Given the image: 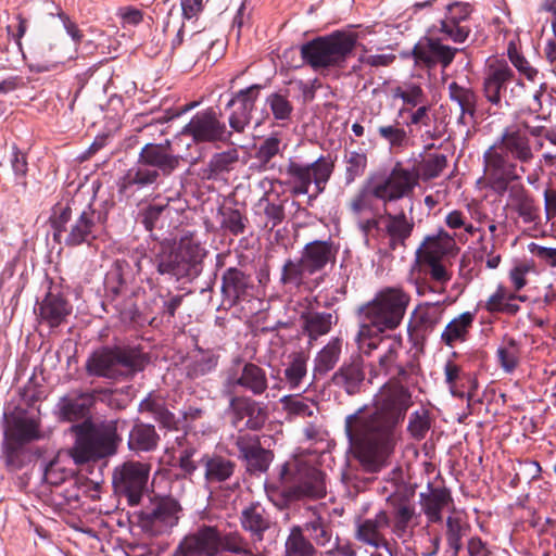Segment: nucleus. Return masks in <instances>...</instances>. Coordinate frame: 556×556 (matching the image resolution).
I'll return each mask as SVG.
<instances>
[{
    "mask_svg": "<svg viewBox=\"0 0 556 556\" xmlns=\"http://www.w3.org/2000/svg\"><path fill=\"white\" fill-rule=\"evenodd\" d=\"M378 359L390 377L386 393L372 408L359 407L344 419V431L354 457L370 472L379 471L394 452L400 427L412 405L409 383L420 371L418 350H405L401 336L388 337Z\"/></svg>",
    "mask_w": 556,
    "mask_h": 556,
    "instance_id": "obj_1",
    "label": "nucleus"
},
{
    "mask_svg": "<svg viewBox=\"0 0 556 556\" xmlns=\"http://www.w3.org/2000/svg\"><path fill=\"white\" fill-rule=\"evenodd\" d=\"M412 186L408 175L402 170L371 173L349 200L346 207L366 244L384 236L390 250L406 247L415 227L414 201H408L407 212L390 211L388 205L409 197Z\"/></svg>",
    "mask_w": 556,
    "mask_h": 556,
    "instance_id": "obj_2",
    "label": "nucleus"
},
{
    "mask_svg": "<svg viewBox=\"0 0 556 556\" xmlns=\"http://www.w3.org/2000/svg\"><path fill=\"white\" fill-rule=\"evenodd\" d=\"M534 154L529 136L519 126L506 127L483 153L484 176L489 187L498 195L525 173L522 164L531 163Z\"/></svg>",
    "mask_w": 556,
    "mask_h": 556,
    "instance_id": "obj_3",
    "label": "nucleus"
},
{
    "mask_svg": "<svg viewBox=\"0 0 556 556\" xmlns=\"http://www.w3.org/2000/svg\"><path fill=\"white\" fill-rule=\"evenodd\" d=\"M207 251L193 233L182 236L175 248L161 245L152 255L134 254L135 266L139 274L152 267L161 276L192 280L202 271L203 260Z\"/></svg>",
    "mask_w": 556,
    "mask_h": 556,
    "instance_id": "obj_4",
    "label": "nucleus"
},
{
    "mask_svg": "<svg viewBox=\"0 0 556 556\" xmlns=\"http://www.w3.org/2000/svg\"><path fill=\"white\" fill-rule=\"evenodd\" d=\"M181 156L173 150L169 140L163 143H147L138 155L137 162L126 170L117 182L118 193L124 198L157 184L161 176H169L180 165Z\"/></svg>",
    "mask_w": 556,
    "mask_h": 556,
    "instance_id": "obj_5",
    "label": "nucleus"
},
{
    "mask_svg": "<svg viewBox=\"0 0 556 556\" xmlns=\"http://www.w3.org/2000/svg\"><path fill=\"white\" fill-rule=\"evenodd\" d=\"M180 476L191 479L199 466L203 469V479L207 488H223L235 491L240 488L239 479L235 478L237 464L235 460L218 453H201L194 445L181 446L177 458Z\"/></svg>",
    "mask_w": 556,
    "mask_h": 556,
    "instance_id": "obj_6",
    "label": "nucleus"
},
{
    "mask_svg": "<svg viewBox=\"0 0 556 556\" xmlns=\"http://www.w3.org/2000/svg\"><path fill=\"white\" fill-rule=\"evenodd\" d=\"M71 431L75 434V443L70 454L77 465L115 454L121 442L116 421L94 425L90 420H85L74 424Z\"/></svg>",
    "mask_w": 556,
    "mask_h": 556,
    "instance_id": "obj_7",
    "label": "nucleus"
},
{
    "mask_svg": "<svg viewBox=\"0 0 556 556\" xmlns=\"http://www.w3.org/2000/svg\"><path fill=\"white\" fill-rule=\"evenodd\" d=\"M70 206L54 211L50 218L54 241L63 242L66 247L90 245L102 232L106 222V213L90 206L73 218Z\"/></svg>",
    "mask_w": 556,
    "mask_h": 556,
    "instance_id": "obj_8",
    "label": "nucleus"
},
{
    "mask_svg": "<svg viewBox=\"0 0 556 556\" xmlns=\"http://www.w3.org/2000/svg\"><path fill=\"white\" fill-rule=\"evenodd\" d=\"M279 480L285 485L271 491L268 496L280 509L304 497L321 498L326 495L325 475L314 467H301L286 463L281 466Z\"/></svg>",
    "mask_w": 556,
    "mask_h": 556,
    "instance_id": "obj_9",
    "label": "nucleus"
},
{
    "mask_svg": "<svg viewBox=\"0 0 556 556\" xmlns=\"http://www.w3.org/2000/svg\"><path fill=\"white\" fill-rule=\"evenodd\" d=\"M356 40L355 34L334 31L302 45L301 56L314 71L342 67L353 52Z\"/></svg>",
    "mask_w": 556,
    "mask_h": 556,
    "instance_id": "obj_10",
    "label": "nucleus"
},
{
    "mask_svg": "<svg viewBox=\"0 0 556 556\" xmlns=\"http://www.w3.org/2000/svg\"><path fill=\"white\" fill-rule=\"evenodd\" d=\"M410 296L400 288L388 287L358 308L362 320L369 321L380 331L396 329L406 313Z\"/></svg>",
    "mask_w": 556,
    "mask_h": 556,
    "instance_id": "obj_11",
    "label": "nucleus"
},
{
    "mask_svg": "<svg viewBox=\"0 0 556 556\" xmlns=\"http://www.w3.org/2000/svg\"><path fill=\"white\" fill-rule=\"evenodd\" d=\"M525 89V84L518 78L505 60L490 61L482 78V94L485 101L497 110L510 106Z\"/></svg>",
    "mask_w": 556,
    "mask_h": 556,
    "instance_id": "obj_12",
    "label": "nucleus"
},
{
    "mask_svg": "<svg viewBox=\"0 0 556 556\" xmlns=\"http://www.w3.org/2000/svg\"><path fill=\"white\" fill-rule=\"evenodd\" d=\"M334 170V161L330 155H320L316 161L309 164H302L289 160L286 166L287 184L291 187L290 192L293 195L307 194L309 187L314 184L315 194L308 195L312 201L325 191Z\"/></svg>",
    "mask_w": 556,
    "mask_h": 556,
    "instance_id": "obj_13",
    "label": "nucleus"
},
{
    "mask_svg": "<svg viewBox=\"0 0 556 556\" xmlns=\"http://www.w3.org/2000/svg\"><path fill=\"white\" fill-rule=\"evenodd\" d=\"M150 465L127 460L116 466L112 473L114 494L126 498L129 506H137L148 490Z\"/></svg>",
    "mask_w": 556,
    "mask_h": 556,
    "instance_id": "obj_14",
    "label": "nucleus"
},
{
    "mask_svg": "<svg viewBox=\"0 0 556 556\" xmlns=\"http://www.w3.org/2000/svg\"><path fill=\"white\" fill-rule=\"evenodd\" d=\"M181 506L172 496H153L138 515L141 530L150 536L168 533L179 520Z\"/></svg>",
    "mask_w": 556,
    "mask_h": 556,
    "instance_id": "obj_15",
    "label": "nucleus"
},
{
    "mask_svg": "<svg viewBox=\"0 0 556 556\" xmlns=\"http://www.w3.org/2000/svg\"><path fill=\"white\" fill-rule=\"evenodd\" d=\"M241 389L253 396L263 395L268 389L266 370L255 363L237 357L225 372L223 394L231 395Z\"/></svg>",
    "mask_w": 556,
    "mask_h": 556,
    "instance_id": "obj_16",
    "label": "nucleus"
},
{
    "mask_svg": "<svg viewBox=\"0 0 556 556\" xmlns=\"http://www.w3.org/2000/svg\"><path fill=\"white\" fill-rule=\"evenodd\" d=\"M233 445L238 451V459H240L250 475H261L268 470L274 453L262 446L257 435L239 432L233 437Z\"/></svg>",
    "mask_w": 556,
    "mask_h": 556,
    "instance_id": "obj_17",
    "label": "nucleus"
},
{
    "mask_svg": "<svg viewBox=\"0 0 556 556\" xmlns=\"http://www.w3.org/2000/svg\"><path fill=\"white\" fill-rule=\"evenodd\" d=\"M219 530L202 525L178 543L170 556H217L219 554Z\"/></svg>",
    "mask_w": 556,
    "mask_h": 556,
    "instance_id": "obj_18",
    "label": "nucleus"
},
{
    "mask_svg": "<svg viewBox=\"0 0 556 556\" xmlns=\"http://www.w3.org/2000/svg\"><path fill=\"white\" fill-rule=\"evenodd\" d=\"M182 132L191 136L195 142H225L231 137V131L227 130L212 109L198 112L184 127Z\"/></svg>",
    "mask_w": 556,
    "mask_h": 556,
    "instance_id": "obj_19",
    "label": "nucleus"
},
{
    "mask_svg": "<svg viewBox=\"0 0 556 556\" xmlns=\"http://www.w3.org/2000/svg\"><path fill=\"white\" fill-rule=\"evenodd\" d=\"M97 394L98 391L96 390H73L61 396L54 408L58 419L65 422L90 420V413L96 404Z\"/></svg>",
    "mask_w": 556,
    "mask_h": 556,
    "instance_id": "obj_20",
    "label": "nucleus"
},
{
    "mask_svg": "<svg viewBox=\"0 0 556 556\" xmlns=\"http://www.w3.org/2000/svg\"><path fill=\"white\" fill-rule=\"evenodd\" d=\"M227 396L229 397L228 412L235 426L244 419V428L252 431H258L265 426L268 415L263 403L248 395L231 394Z\"/></svg>",
    "mask_w": 556,
    "mask_h": 556,
    "instance_id": "obj_21",
    "label": "nucleus"
},
{
    "mask_svg": "<svg viewBox=\"0 0 556 556\" xmlns=\"http://www.w3.org/2000/svg\"><path fill=\"white\" fill-rule=\"evenodd\" d=\"M256 286L251 275L238 267H229L222 275L223 302L230 307L249 302L255 295Z\"/></svg>",
    "mask_w": 556,
    "mask_h": 556,
    "instance_id": "obj_22",
    "label": "nucleus"
},
{
    "mask_svg": "<svg viewBox=\"0 0 556 556\" xmlns=\"http://www.w3.org/2000/svg\"><path fill=\"white\" fill-rule=\"evenodd\" d=\"M263 86L260 84L251 85L233 93L227 103V108H232L229 115V126L237 132H243L245 127L251 123L252 113L255 103L260 97Z\"/></svg>",
    "mask_w": 556,
    "mask_h": 556,
    "instance_id": "obj_23",
    "label": "nucleus"
},
{
    "mask_svg": "<svg viewBox=\"0 0 556 556\" xmlns=\"http://www.w3.org/2000/svg\"><path fill=\"white\" fill-rule=\"evenodd\" d=\"M366 380L365 362L361 354L345 359L330 378V384L349 396L361 393Z\"/></svg>",
    "mask_w": 556,
    "mask_h": 556,
    "instance_id": "obj_24",
    "label": "nucleus"
},
{
    "mask_svg": "<svg viewBox=\"0 0 556 556\" xmlns=\"http://www.w3.org/2000/svg\"><path fill=\"white\" fill-rule=\"evenodd\" d=\"M458 50L441 43L440 38L425 37L413 49V56L417 65L428 68L441 64L446 68L454 60Z\"/></svg>",
    "mask_w": 556,
    "mask_h": 556,
    "instance_id": "obj_25",
    "label": "nucleus"
},
{
    "mask_svg": "<svg viewBox=\"0 0 556 556\" xmlns=\"http://www.w3.org/2000/svg\"><path fill=\"white\" fill-rule=\"evenodd\" d=\"M131 271L130 265L126 260H116L111 269L106 273L104 279V291L105 300L102 302V306L105 312H110L109 306H112L116 312L121 313L124 318H130L135 320V313L122 312L118 305L115 303L117 298L122 294L127 278Z\"/></svg>",
    "mask_w": 556,
    "mask_h": 556,
    "instance_id": "obj_26",
    "label": "nucleus"
},
{
    "mask_svg": "<svg viewBox=\"0 0 556 556\" xmlns=\"http://www.w3.org/2000/svg\"><path fill=\"white\" fill-rule=\"evenodd\" d=\"M390 526V518L386 510H379L372 518H359L355 522L354 538L356 541L369 545L375 548L389 549V542L387 541L382 530ZM392 556V553L389 552Z\"/></svg>",
    "mask_w": 556,
    "mask_h": 556,
    "instance_id": "obj_27",
    "label": "nucleus"
},
{
    "mask_svg": "<svg viewBox=\"0 0 556 556\" xmlns=\"http://www.w3.org/2000/svg\"><path fill=\"white\" fill-rule=\"evenodd\" d=\"M472 12L469 3L455 2L447 7L445 18L440 22L439 31L444 35L443 39H451L454 42H464L471 29L464 24Z\"/></svg>",
    "mask_w": 556,
    "mask_h": 556,
    "instance_id": "obj_28",
    "label": "nucleus"
},
{
    "mask_svg": "<svg viewBox=\"0 0 556 556\" xmlns=\"http://www.w3.org/2000/svg\"><path fill=\"white\" fill-rule=\"evenodd\" d=\"M114 352L119 380H131L143 371L150 362L149 355L139 346L115 345Z\"/></svg>",
    "mask_w": 556,
    "mask_h": 556,
    "instance_id": "obj_29",
    "label": "nucleus"
},
{
    "mask_svg": "<svg viewBox=\"0 0 556 556\" xmlns=\"http://www.w3.org/2000/svg\"><path fill=\"white\" fill-rule=\"evenodd\" d=\"M508 198L513 210L523 224L541 223V207L533 195L521 184L508 185Z\"/></svg>",
    "mask_w": 556,
    "mask_h": 556,
    "instance_id": "obj_30",
    "label": "nucleus"
},
{
    "mask_svg": "<svg viewBox=\"0 0 556 556\" xmlns=\"http://www.w3.org/2000/svg\"><path fill=\"white\" fill-rule=\"evenodd\" d=\"M446 166L447 157L444 154H429L419 163L417 168H406L401 162H396L388 174H393L395 170H402L407 174L409 180L413 182L412 189L409 190L410 195L420 178L424 181L434 179L441 175Z\"/></svg>",
    "mask_w": 556,
    "mask_h": 556,
    "instance_id": "obj_31",
    "label": "nucleus"
},
{
    "mask_svg": "<svg viewBox=\"0 0 556 556\" xmlns=\"http://www.w3.org/2000/svg\"><path fill=\"white\" fill-rule=\"evenodd\" d=\"M337 254L338 248L331 240H314L304 245L301 257L311 271L316 274L328 264H334Z\"/></svg>",
    "mask_w": 556,
    "mask_h": 556,
    "instance_id": "obj_32",
    "label": "nucleus"
},
{
    "mask_svg": "<svg viewBox=\"0 0 556 556\" xmlns=\"http://www.w3.org/2000/svg\"><path fill=\"white\" fill-rule=\"evenodd\" d=\"M239 520L242 529L250 534L253 543L262 542L265 532L271 527L269 514L258 502L244 507Z\"/></svg>",
    "mask_w": 556,
    "mask_h": 556,
    "instance_id": "obj_33",
    "label": "nucleus"
},
{
    "mask_svg": "<svg viewBox=\"0 0 556 556\" xmlns=\"http://www.w3.org/2000/svg\"><path fill=\"white\" fill-rule=\"evenodd\" d=\"M7 427L4 437L7 441L16 444H26L41 438L39 430V419L27 417L25 415L12 416L9 420L7 414L3 415Z\"/></svg>",
    "mask_w": 556,
    "mask_h": 556,
    "instance_id": "obj_34",
    "label": "nucleus"
},
{
    "mask_svg": "<svg viewBox=\"0 0 556 556\" xmlns=\"http://www.w3.org/2000/svg\"><path fill=\"white\" fill-rule=\"evenodd\" d=\"M439 241L435 238H428L419 258L422 264V271L426 278L438 287H445L452 278V273L447 270L437 257Z\"/></svg>",
    "mask_w": 556,
    "mask_h": 556,
    "instance_id": "obj_35",
    "label": "nucleus"
},
{
    "mask_svg": "<svg viewBox=\"0 0 556 556\" xmlns=\"http://www.w3.org/2000/svg\"><path fill=\"white\" fill-rule=\"evenodd\" d=\"M85 369L89 377L119 380L114 346H102L93 351L85 363Z\"/></svg>",
    "mask_w": 556,
    "mask_h": 556,
    "instance_id": "obj_36",
    "label": "nucleus"
},
{
    "mask_svg": "<svg viewBox=\"0 0 556 556\" xmlns=\"http://www.w3.org/2000/svg\"><path fill=\"white\" fill-rule=\"evenodd\" d=\"M445 382L448 386L453 396L463 399L465 396L471 400L478 390V380L475 375L466 372L452 361L444 365Z\"/></svg>",
    "mask_w": 556,
    "mask_h": 556,
    "instance_id": "obj_37",
    "label": "nucleus"
},
{
    "mask_svg": "<svg viewBox=\"0 0 556 556\" xmlns=\"http://www.w3.org/2000/svg\"><path fill=\"white\" fill-rule=\"evenodd\" d=\"M71 312V304L61 294L52 292H49L39 305L41 321L51 328L59 327Z\"/></svg>",
    "mask_w": 556,
    "mask_h": 556,
    "instance_id": "obj_38",
    "label": "nucleus"
},
{
    "mask_svg": "<svg viewBox=\"0 0 556 556\" xmlns=\"http://www.w3.org/2000/svg\"><path fill=\"white\" fill-rule=\"evenodd\" d=\"M428 486V493L419 494L420 505L429 522L437 523L442 520V509L453 502V498L446 488H431V484Z\"/></svg>",
    "mask_w": 556,
    "mask_h": 556,
    "instance_id": "obj_39",
    "label": "nucleus"
},
{
    "mask_svg": "<svg viewBox=\"0 0 556 556\" xmlns=\"http://www.w3.org/2000/svg\"><path fill=\"white\" fill-rule=\"evenodd\" d=\"M343 340L331 338L314 358L313 375L315 379L325 377L333 370L341 358Z\"/></svg>",
    "mask_w": 556,
    "mask_h": 556,
    "instance_id": "obj_40",
    "label": "nucleus"
},
{
    "mask_svg": "<svg viewBox=\"0 0 556 556\" xmlns=\"http://www.w3.org/2000/svg\"><path fill=\"white\" fill-rule=\"evenodd\" d=\"M475 318L476 313L473 312H464L453 318L442 331L441 341L450 348H454L457 343H464L467 341L473 326Z\"/></svg>",
    "mask_w": 556,
    "mask_h": 556,
    "instance_id": "obj_41",
    "label": "nucleus"
},
{
    "mask_svg": "<svg viewBox=\"0 0 556 556\" xmlns=\"http://www.w3.org/2000/svg\"><path fill=\"white\" fill-rule=\"evenodd\" d=\"M446 302H448V298L443 301L418 305L414 311L413 331L422 336L432 332L442 318L443 309L441 305Z\"/></svg>",
    "mask_w": 556,
    "mask_h": 556,
    "instance_id": "obj_42",
    "label": "nucleus"
},
{
    "mask_svg": "<svg viewBox=\"0 0 556 556\" xmlns=\"http://www.w3.org/2000/svg\"><path fill=\"white\" fill-rule=\"evenodd\" d=\"M303 332L309 340H317L327 334L332 325H336L338 317L327 312H305L301 315Z\"/></svg>",
    "mask_w": 556,
    "mask_h": 556,
    "instance_id": "obj_43",
    "label": "nucleus"
},
{
    "mask_svg": "<svg viewBox=\"0 0 556 556\" xmlns=\"http://www.w3.org/2000/svg\"><path fill=\"white\" fill-rule=\"evenodd\" d=\"M314 275L303 258L286 260L280 274V283L293 289H301L308 285V277Z\"/></svg>",
    "mask_w": 556,
    "mask_h": 556,
    "instance_id": "obj_44",
    "label": "nucleus"
},
{
    "mask_svg": "<svg viewBox=\"0 0 556 556\" xmlns=\"http://www.w3.org/2000/svg\"><path fill=\"white\" fill-rule=\"evenodd\" d=\"M159 441L153 425L138 422L129 432L128 447L135 452H150L157 447Z\"/></svg>",
    "mask_w": 556,
    "mask_h": 556,
    "instance_id": "obj_45",
    "label": "nucleus"
},
{
    "mask_svg": "<svg viewBox=\"0 0 556 556\" xmlns=\"http://www.w3.org/2000/svg\"><path fill=\"white\" fill-rule=\"evenodd\" d=\"M317 548L305 535L304 528L293 526L285 542L283 556H317Z\"/></svg>",
    "mask_w": 556,
    "mask_h": 556,
    "instance_id": "obj_46",
    "label": "nucleus"
},
{
    "mask_svg": "<svg viewBox=\"0 0 556 556\" xmlns=\"http://www.w3.org/2000/svg\"><path fill=\"white\" fill-rule=\"evenodd\" d=\"M170 214L172 208L168 201L165 203L154 202L140 210L138 219L147 231L152 232L155 229H163Z\"/></svg>",
    "mask_w": 556,
    "mask_h": 556,
    "instance_id": "obj_47",
    "label": "nucleus"
},
{
    "mask_svg": "<svg viewBox=\"0 0 556 556\" xmlns=\"http://www.w3.org/2000/svg\"><path fill=\"white\" fill-rule=\"evenodd\" d=\"M447 90L450 100L455 102L463 113H469L470 119L475 121L479 100L477 92L471 87L463 86L457 81L450 83Z\"/></svg>",
    "mask_w": 556,
    "mask_h": 556,
    "instance_id": "obj_48",
    "label": "nucleus"
},
{
    "mask_svg": "<svg viewBox=\"0 0 556 556\" xmlns=\"http://www.w3.org/2000/svg\"><path fill=\"white\" fill-rule=\"evenodd\" d=\"M384 331L378 330L369 321L362 320L358 331L355 336V342L361 353L369 356L380 345H386L384 340L389 336H383Z\"/></svg>",
    "mask_w": 556,
    "mask_h": 556,
    "instance_id": "obj_49",
    "label": "nucleus"
},
{
    "mask_svg": "<svg viewBox=\"0 0 556 556\" xmlns=\"http://www.w3.org/2000/svg\"><path fill=\"white\" fill-rule=\"evenodd\" d=\"M392 97L403 101V106L399 111L400 115L407 113L417 105L428 101L422 87L416 83H404L403 85L393 88Z\"/></svg>",
    "mask_w": 556,
    "mask_h": 556,
    "instance_id": "obj_50",
    "label": "nucleus"
},
{
    "mask_svg": "<svg viewBox=\"0 0 556 556\" xmlns=\"http://www.w3.org/2000/svg\"><path fill=\"white\" fill-rule=\"evenodd\" d=\"M139 409L140 412L150 413L162 427L168 430L177 429L178 421L175 415L167 409L163 401L148 396L141 401Z\"/></svg>",
    "mask_w": 556,
    "mask_h": 556,
    "instance_id": "obj_51",
    "label": "nucleus"
},
{
    "mask_svg": "<svg viewBox=\"0 0 556 556\" xmlns=\"http://www.w3.org/2000/svg\"><path fill=\"white\" fill-rule=\"evenodd\" d=\"M238 162L239 153L236 149L215 153L207 163L204 173L208 179H216L220 175L232 170Z\"/></svg>",
    "mask_w": 556,
    "mask_h": 556,
    "instance_id": "obj_52",
    "label": "nucleus"
},
{
    "mask_svg": "<svg viewBox=\"0 0 556 556\" xmlns=\"http://www.w3.org/2000/svg\"><path fill=\"white\" fill-rule=\"evenodd\" d=\"M301 527L304 528V533L306 532L308 534V539L314 545L319 547L332 545V528L321 516H316Z\"/></svg>",
    "mask_w": 556,
    "mask_h": 556,
    "instance_id": "obj_53",
    "label": "nucleus"
},
{
    "mask_svg": "<svg viewBox=\"0 0 556 556\" xmlns=\"http://www.w3.org/2000/svg\"><path fill=\"white\" fill-rule=\"evenodd\" d=\"M219 355L212 351L200 353L187 365V376L197 379L212 372L218 365Z\"/></svg>",
    "mask_w": 556,
    "mask_h": 556,
    "instance_id": "obj_54",
    "label": "nucleus"
},
{
    "mask_svg": "<svg viewBox=\"0 0 556 556\" xmlns=\"http://www.w3.org/2000/svg\"><path fill=\"white\" fill-rule=\"evenodd\" d=\"M285 148L286 146L282 147L280 134L274 132L260 143L255 152V157L261 163L262 167H266Z\"/></svg>",
    "mask_w": 556,
    "mask_h": 556,
    "instance_id": "obj_55",
    "label": "nucleus"
},
{
    "mask_svg": "<svg viewBox=\"0 0 556 556\" xmlns=\"http://www.w3.org/2000/svg\"><path fill=\"white\" fill-rule=\"evenodd\" d=\"M222 215L220 227L232 236L243 235L249 223L248 217L237 208L224 207L219 210Z\"/></svg>",
    "mask_w": 556,
    "mask_h": 556,
    "instance_id": "obj_56",
    "label": "nucleus"
},
{
    "mask_svg": "<svg viewBox=\"0 0 556 556\" xmlns=\"http://www.w3.org/2000/svg\"><path fill=\"white\" fill-rule=\"evenodd\" d=\"M281 403L289 419L312 417L316 409V404L313 401L299 396H285Z\"/></svg>",
    "mask_w": 556,
    "mask_h": 556,
    "instance_id": "obj_57",
    "label": "nucleus"
},
{
    "mask_svg": "<svg viewBox=\"0 0 556 556\" xmlns=\"http://www.w3.org/2000/svg\"><path fill=\"white\" fill-rule=\"evenodd\" d=\"M75 476L59 458H54L43 467V479L47 483L61 486Z\"/></svg>",
    "mask_w": 556,
    "mask_h": 556,
    "instance_id": "obj_58",
    "label": "nucleus"
},
{
    "mask_svg": "<svg viewBox=\"0 0 556 556\" xmlns=\"http://www.w3.org/2000/svg\"><path fill=\"white\" fill-rule=\"evenodd\" d=\"M265 103L269 106L270 112L276 121L283 123L291 118L293 113V105L288 99L287 94L281 92H273L266 98Z\"/></svg>",
    "mask_w": 556,
    "mask_h": 556,
    "instance_id": "obj_59",
    "label": "nucleus"
},
{
    "mask_svg": "<svg viewBox=\"0 0 556 556\" xmlns=\"http://www.w3.org/2000/svg\"><path fill=\"white\" fill-rule=\"evenodd\" d=\"M497 359L507 374L513 372L518 366L519 362V350L518 343L514 338H508L505 344L500 346L496 351Z\"/></svg>",
    "mask_w": 556,
    "mask_h": 556,
    "instance_id": "obj_60",
    "label": "nucleus"
},
{
    "mask_svg": "<svg viewBox=\"0 0 556 556\" xmlns=\"http://www.w3.org/2000/svg\"><path fill=\"white\" fill-rule=\"evenodd\" d=\"M307 357L303 353L292 356L285 369V378L291 388H298L307 372Z\"/></svg>",
    "mask_w": 556,
    "mask_h": 556,
    "instance_id": "obj_61",
    "label": "nucleus"
},
{
    "mask_svg": "<svg viewBox=\"0 0 556 556\" xmlns=\"http://www.w3.org/2000/svg\"><path fill=\"white\" fill-rule=\"evenodd\" d=\"M431 428V418L428 409L415 410L410 414L407 431L415 440H422Z\"/></svg>",
    "mask_w": 556,
    "mask_h": 556,
    "instance_id": "obj_62",
    "label": "nucleus"
},
{
    "mask_svg": "<svg viewBox=\"0 0 556 556\" xmlns=\"http://www.w3.org/2000/svg\"><path fill=\"white\" fill-rule=\"evenodd\" d=\"M467 526L463 523L458 517L448 516L446 519V541L450 549L454 556L458 555V552L463 547L462 539L465 533Z\"/></svg>",
    "mask_w": 556,
    "mask_h": 556,
    "instance_id": "obj_63",
    "label": "nucleus"
},
{
    "mask_svg": "<svg viewBox=\"0 0 556 556\" xmlns=\"http://www.w3.org/2000/svg\"><path fill=\"white\" fill-rule=\"evenodd\" d=\"M367 167V155L363 152L352 151L346 156L345 184H352L363 176Z\"/></svg>",
    "mask_w": 556,
    "mask_h": 556,
    "instance_id": "obj_64",
    "label": "nucleus"
}]
</instances>
